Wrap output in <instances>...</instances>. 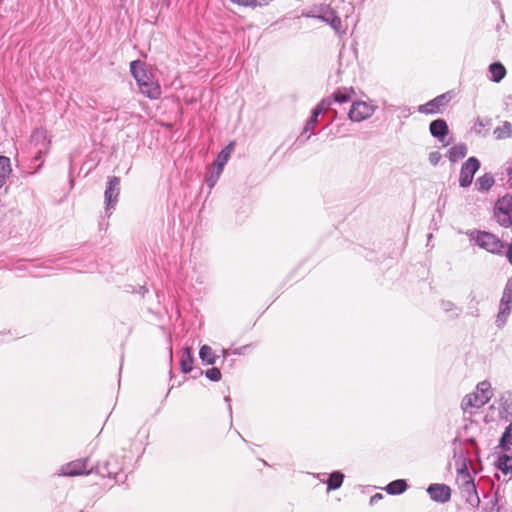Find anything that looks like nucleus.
<instances>
[{
  "label": "nucleus",
  "mask_w": 512,
  "mask_h": 512,
  "mask_svg": "<svg viewBox=\"0 0 512 512\" xmlns=\"http://www.w3.org/2000/svg\"><path fill=\"white\" fill-rule=\"evenodd\" d=\"M375 110L376 107L369 102L356 101L352 104L348 116L353 122H361L370 118Z\"/></svg>",
  "instance_id": "4"
},
{
  "label": "nucleus",
  "mask_w": 512,
  "mask_h": 512,
  "mask_svg": "<svg viewBox=\"0 0 512 512\" xmlns=\"http://www.w3.org/2000/svg\"><path fill=\"white\" fill-rule=\"evenodd\" d=\"M407 487H408V485L405 480L398 479V480H394V481L390 482L386 486L385 490L387 491V493H389L391 495H397V494H401L404 491H406Z\"/></svg>",
  "instance_id": "17"
},
{
  "label": "nucleus",
  "mask_w": 512,
  "mask_h": 512,
  "mask_svg": "<svg viewBox=\"0 0 512 512\" xmlns=\"http://www.w3.org/2000/svg\"><path fill=\"white\" fill-rule=\"evenodd\" d=\"M512 132L511 125L509 123H505L503 127L497 128L495 130L496 137L498 139H505L510 137Z\"/></svg>",
  "instance_id": "25"
},
{
  "label": "nucleus",
  "mask_w": 512,
  "mask_h": 512,
  "mask_svg": "<svg viewBox=\"0 0 512 512\" xmlns=\"http://www.w3.org/2000/svg\"><path fill=\"white\" fill-rule=\"evenodd\" d=\"M465 488H466V491L467 492H476V487H475V484L473 483V481H467L465 483Z\"/></svg>",
  "instance_id": "31"
},
{
  "label": "nucleus",
  "mask_w": 512,
  "mask_h": 512,
  "mask_svg": "<svg viewBox=\"0 0 512 512\" xmlns=\"http://www.w3.org/2000/svg\"><path fill=\"white\" fill-rule=\"evenodd\" d=\"M382 498H383V495L381 493H376L375 495H373L371 497L370 503L373 505V504L377 503L378 501H380Z\"/></svg>",
  "instance_id": "32"
},
{
  "label": "nucleus",
  "mask_w": 512,
  "mask_h": 512,
  "mask_svg": "<svg viewBox=\"0 0 512 512\" xmlns=\"http://www.w3.org/2000/svg\"><path fill=\"white\" fill-rule=\"evenodd\" d=\"M119 185H120V178L119 177H112L109 180L108 187L105 191V201L107 204V207H112L117 202L118 196H119Z\"/></svg>",
  "instance_id": "10"
},
{
  "label": "nucleus",
  "mask_w": 512,
  "mask_h": 512,
  "mask_svg": "<svg viewBox=\"0 0 512 512\" xmlns=\"http://www.w3.org/2000/svg\"><path fill=\"white\" fill-rule=\"evenodd\" d=\"M494 217L502 227L508 228L512 225V195H504L497 200Z\"/></svg>",
  "instance_id": "3"
},
{
  "label": "nucleus",
  "mask_w": 512,
  "mask_h": 512,
  "mask_svg": "<svg viewBox=\"0 0 512 512\" xmlns=\"http://www.w3.org/2000/svg\"><path fill=\"white\" fill-rule=\"evenodd\" d=\"M88 458L72 461L62 467V473L67 476H77L90 473L93 468H88Z\"/></svg>",
  "instance_id": "7"
},
{
  "label": "nucleus",
  "mask_w": 512,
  "mask_h": 512,
  "mask_svg": "<svg viewBox=\"0 0 512 512\" xmlns=\"http://www.w3.org/2000/svg\"><path fill=\"white\" fill-rule=\"evenodd\" d=\"M130 71L143 95L150 99H158L161 96V87L158 81L147 73L141 61H132Z\"/></svg>",
  "instance_id": "1"
},
{
  "label": "nucleus",
  "mask_w": 512,
  "mask_h": 512,
  "mask_svg": "<svg viewBox=\"0 0 512 512\" xmlns=\"http://www.w3.org/2000/svg\"><path fill=\"white\" fill-rule=\"evenodd\" d=\"M480 168V162L475 157L468 158L461 167L460 176H459V184L461 187L469 186L474 178L475 173Z\"/></svg>",
  "instance_id": "5"
},
{
  "label": "nucleus",
  "mask_w": 512,
  "mask_h": 512,
  "mask_svg": "<svg viewBox=\"0 0 512 512\" xmlns=\"http://www.w3.org/2000/svg\"><path fill=\"white\" fill-rule=\"evenodd\" d=\"M331 104V100L329 98L323 99L314 109V120L317 121L318 116L323 113Z\"/></svg>",
  "instance_id": "26"
},
{
  "label": "nucleus",
  "mask_w": 512,
  "mask_h": 512,
  "mask_svg": "<svg viewBox=\"0 0 512 512\" xmlns=\"http://www.w3.org/2000/svg\"><path fill=\"white\" fill-rule=\"evenodd\" d=\"M466 153L467 148L464 145H455L449 150L448 157L452 162H456L464 158Z\"/></svg>",
  "instance_id": "19"
},
{
  "label": "nucleus",
  "mask_w": 512,
  "mask_h": 512,
  "mask_svg": "<svg viewBox=\"0 0 512 512\" xmlns=\"http://www.w3.org/2000/svg\"><path fill=\"white\" fill-rule=\"evenodd\" d=\"M489 72L491 74V80L498 83L506 76V68L500 62L492 63L489 66Z\"/></svg>",
  "instance_id": "14"
},
{
  "label": "nucleus",
  "mask_w": 512,
  "mask_h": 512,
  "mask_svg": "<svg viewBox=\"0 0 512 512\" xmlns=\"http://www.w3.org/2000/svg\"><path fill=\"white\" fill-rule=\"evenodd\" d=\"M353 93H354V90L352 88L339 89L333 94V100L338 103H346V102L350 101Z\"/></svg>",
  "instance_id": "20"
},
{
  "label": "nucleus",
  "mask_w": 512,
  "mask_h": 512,
  "mask_svg": "<svg viewBox=\"0 0 512 512\" xmlns=\"http://www.w3.org/2000/svg\"><path fill=\"white\" fill-rule=\"evenodd\" d=\"M427 492L430 497L437 502L446 503L451 498V489L445 484H431Z\"/></svg>",
  "instance_id": "8"
},
{
  "label": "nucleus",
  "mask_w": 512,
  "mask_h": 512,
  "mask_svg": "<svg viewBox=\"0 0 512 512\" xmlns=\"http://www.w3.org/2000/svg\"><path fill=\"white\" fill-rule=\"evenodd\" d=\"M512 425L510 424L508 427H506L501 439H500V447L504 450H509L510 446L512 445Z\"/></svg>",
  "instance_id": "23"
},
{
  "label": "nucleus",
  "mask_w": 512,
  "mask_h": 512,
  "mask_svg": "<svg viewBox=\"0 0 512 512\" xmlns=\"http://www.w3.org/2000/svg\"><path fill=\"white\" fill-rule=\"evenodd\" d=\"M11 172L10 159L6 156H0V188L5 184Z\"/></svg>",
  "instance_id": "16"
},
{
  "label": "nucleus",
  "mask_w": 512,
  "mask_h": 512,
  "mask_svg": "<svg viewBox=\"0 0 512 512\" xmlns=\"http://www.w3.org/2000/svg\"><path fill=\"white\" fill-rule=\"evenodd\" d=\"M343 480H344L343 473H341L339 471H335V472L331 473L327 480L328 490L330 491V490H336V489L340 488L343 483Z\"/></svg>",
  "instance_id": "18"
},
{
  "label": "nucleus",
  "mask_w": 512,
  "mask_h": 512,
  "mask_svg": "<svg viewBox=\"0 0 512 512\" xmlns=\"http://www.w3.org/2000/svg\"><path fill=\"white\" fill-rule=\"evenodd\" d=\"M238 6L255 8L257 6H266L270 0H231Z\"/></svg>",
  "instance_id": "22"
},
{
  "label": "nucleus",
  "mask_w": 512,
  "mask_h": 512,
  "mask_svg": "<svg viewBox=\"0 0 512 512\" xmlns=\"http://www.w3.org/2000/svg\"><path fill=\"white\" fill-rule=\"evenodd\" d=\"M199 356L201 360L206 364L211 365L215 363V355L213 353L212 348L208 345H203L200 348Z\"/></svg>",
  "instance_id": "21"
},
{
  "label": "nucleus",
  "mask_w": 512,
  "mask_h": 512,
  "mask_svg": "<svg viewBox=\"0 0 512 512\" xmlns=\"http://www.w3.org/2000/svg\"><path fill=\"white\" fill-rule=\"evenodd\" d=\"M111 462L116 464V461L114 459H109L104 461L103 463H99L96 465L95 469L98 474L105 477H114L118 473L117 467L110 468Z\"/></svg>",
  "instance_id": "13"
},
{
  "label": "nucleus",
  "mask_w": 512,
  "mask_h": 512,
  "mask_svg": "<svg viewBox=\"0 0 512 512\" xmlns=\"http://www.w3.org/2000/svg\"><path fill=\"white\" fill-rule=\"evenodd\" d=\"M512 458L508 455H503L499 458V468L503 471V473L507 474L511 468L508 466V462H510Z\"/></svg>",
  "instance_id": "28"
},
{
  "label": "nucleus",
  "mask_w": 512,
  "mask_h": 512,
  "mask_svg": "<svg viewBox=\"0 0 512 512\" xmlns=\"http://www.w3.org/2000/svg\"><path fill=\"white\" fill-rule=\"evenodd\" d=\"M206 377L212 381H219L221 379V372L218 368L213 367L206 371Z\"/></svg>",
  "instance_id": "30"
},
{
  "label": "nucleus",
  "mask_w": 512,
  "mask_h": 512,
  "mask_svg": "<svg viewBox=\"0 0 512 512\" xmlns=\"http://www.w3.org/2000/svg\"><path fill=\"white\" fill-rule=\"evenodd\" d=\"M512 303V289L506 288L504 294L501 299V304L505 305L503 312L510 309V304Z\"/></svg>",
  "instance_id": "27"
},
{
  "label": "nucleus",
  "mask_w": 512,
  "mask_h": 512,
  "mask_svg": "<svg viewBox=\"0 0 512 512\" xmlns=\"http://www.w3.org/2000/svg\"><path fill=\"white\" fill-rule=\"evenodd\" d=\"M495 183L494 177L490 173H485L476 180V188L481 192L489 191Z\"/></svg>",
  "instance_id": "15"
},
{
  "label": "nucleus",
  "mask_w": 512,
  "mask_h": 512,
  "mask_svg": "<svg viewBox=\"0 0 512 512\" xmlns=\"http://www.w3.org/2000/svg\"><path fill=\"white\" fill-rule=\"evenodd\" d=\"M486 403H488L486 396H480L479 392H472L463 398L461 406L464 411H468L472 408H481Z\"/></svg>",
  "instance_id": "9"
},
{
  "label": "nucleus",
  "mask_w": 512,
  "mask_h": 512,
  "mask_svg": "<svg viewBox=\"0 0 512 512\" xmlns=\"http://www.w3.org/2000/svg\"><path fill=\"white\" fill-rule=\"evenodd\" d=\"M430 132L434 137L444 138L448 134L447 123L442 119H437L431 122Z\"/></svg>",
  "instance_id": "12"
},
{
  "label": "nucleus",
  "mask_w": 512,
  "mask_h": 512,
  "mask_svg": "<svg viewBox=\"0 0 512 512\" xmlns=\"http://www.w3.org/2000/svg\"><path fill=\"white\" fill-rule=\"evenodd\" d=\"M181 367L182 371L185 373H188L193 369V358L190 356V354L181 360Z\"/></svg>",
  "instance_id": "29"
},
{
  "label": "nucleus",
  "mask_w": 512,
  "mask_h": 512,
  "mask_svg": "<svg viewBox=\"0 0 512 512\" xmlns=\"http://www.w3.org/2000/svg\"><path fill=\"white\" fill-rule=\"evenodd\" d=\"M451 100L450 93H444L433 100L427 102L426 104H423L419 106V112L424 114H434L441 111V109L446 106Z\"/></svg>",
  "instance_id": "6"
},
{
  "label": "nucleus",
  "mask_w": 512,
  "mask_h": 512,
  "mask_svg": "<svg viewBox=\"0 0 512 512\" xmlns=\"http://www.w3.org/2000/svg\"><path fill=\"white\" fill-rule=\"evenodd\" d=\"M234 142H230L221 152L218 154V157L215 161V165L217 167L216 176L219 177L223 171L225 164L227 163L232 151L234 150Z\"/></svg>",
  "instance_id": "11"
},
{
  "label": "nucleus",
  "mask_w": 512,
  "mask_h": 512,
  "mask_svg": "<svg viewBox=\"0 0 512 512\" xmlns=\"http://www.w3.org/2000/svg\"><path fill=\"white\" fill-rule=\"evenodd\" d=\"M506 257H507V260L509 261V263L512 264V243L509 244V246L507 248Z\"/></svg>",
  "instance_id": "33"
},
{
  "label": "nucleus",
  "mask_w": 512,
  "mask_h": 512,
  "mask_svg": "<svg viewBox=\"0 0 512 512\" xmlns=\"http://www.w3.org/2000/svg\"><path fill=\"white\" fill-rule=\"evenodd\" d=\"M317 121L314 120V114L312 115L311 119L309 120L308 124H315Z\"/></svg>",
  "instance_id": "34"
},
{
  "label": "nucleus",
  "mask_w": 512,
  "mask_h": 512,
  "mask_svg": "<svg viewBox=\"0 0 512 512\" xmlns=\"http://www.w3.org/2000/svg\"><path fill=\"white\" fill-rule=\"evenodd\" d=\"M471 238L480 248L492 254H501L505 248L504 242L490 232L475 231L471 234Z\"/></svg>",
  "instance_id": "2"
},
{
  "label": "nucleus",
  "mask_w": 512,
  "mask_h": 512,
  "mask_svg": "<svg viewBox=\"0 0 512 512\" xmlns=\"http://www.w3.org/2000/svg\"><path fill=\"white\" fill-rule=\"evenodd\" d=\"M479 392L480 396H486L487 402L492 398L493 392L491 390V385L487 381L480 382L477 385L476 391Z\"/></svg>",
  "instance_id": "24"
}]
</instances>
